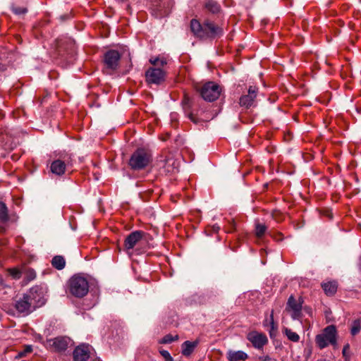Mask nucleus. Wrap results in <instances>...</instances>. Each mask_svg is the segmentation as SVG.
<instances>
[{"instance_id": "obj_18", "label": "nucleus", "mask_w": 361, "mask_h": 361, "mask_svg": "<svg viewBox=\"0 0 361 361\" xmlns=\"http://www.w3.org/2000/svg\"><path fill=\"white\" fill-rule=\"evenodd\" d=\"M204 6L207 11L213 14H217L221 11V6L214 0H205Z\"/></svg>"}, {"instance_id": "obj_4", "label": "nucleus", "mask_w": 361, "mask_h": 361, "mask_svg": "<svg viewBox=\"0 0 361 361\" xmlns=\"http://www.w3.org/2000/svg\"><path fill=\"white\" fill-rule=\"evenodd\" d=\"M336 329L334 325L326 326L322 334H318L315 338V342L320 349L327 347L329 344H336Z\"/></svg>"}, {"instance_id": "obj_9", "label": "nucleus", "mask_w": 361, "mask_h": 361, "mask_svg": "<svg viewBox=\"0 0 361 361\" xmlns=\"http://www.w3.org/2000/svg\"><path fill=\"white\" fill-rule=\"evenodd\" d=\"M121 55L118 51L110 50L104 55V63L106 68L115 71L118 66Z\"/></svg>"}, {"instance_id": "obj_17", "label": "nucleus", "mask_w": 361, "mask_h": 361, "mask_svg": "<svg viewBox=\"0 0 361 361\" xmlns=\"http://www.w3.org/2000/svg\"><path fill=\"white\" fill-rule=\"evenodd\" d=\"M227 358L229 361H245L247 358V355L241 350H229L227 353Z\"/></svg>"}, {"instance_id": "obj_23", "label": "nucleus", "mask_w": 361, "mask_h": 361, "mask_svg": "<svg viewBox=\"0 0 361 361\" xmlns=\"http://www.w3.org/2000/svg\"><path fill=\"white\" fill-rule=\"evenodd\" d=\"M283 332L287 336L288 340H290V341H293V342H298L299 341V340H300L299 335L297 333L293 331L291 329L285 327L283 329Z\"/></svg>"}, {"instance_id": "obj_39", "label": "nucleus", "mask_w": 361, "mask_h": 361, "mask_svg": "<svg viewBox=\"0 0 361 361\" xmlns=\"http://www.w3.org/2000/svg\"><path fill=\"white\" fill-rule=\"evenodd\" d=\"M348 348V345H347V346H345V347H344L343 350V353H344L345 352H346V350H345V348Z\"/></svg>"}, {"instance_id": "obj_40", "label": "nucleus", "mask_w": 361, "mask_h": 361, "mask_svg": "<svg viewBox=\"0 0 361 361\" xmlns=\"http://www.w3.org/2000/svg\"><path fill=\"white\" fill-rule=\"evenodd\" d=\"M348 348V345H347V346H345V347H344L343 350V353H344L345 352H346V350H345V348Z\"/></svg>"}, {"instance_id": "obj_14", "label": "nucleus", "mask_w": 361, "mask_h": 361, "mask_svg": "<svg viewBox=\"0 0 361 361\" xmlns=\"http://www.w3.org/2000/svg\"><path fill=\"white\" fill-rule=\"evenodd\" d=\"M90 345L82 344L78 345L73 352L75 361H86L90 357Z\"/></svg>"}, {"instance_id": "obj_38", "label": "nucleus", "mask_w": 361, "mask_h": 361, "mask_svg": "<svg viewBox=\"0 0 361 361\" xmlns=\"http://www.w3.org/2000/svg\"><path fill=\"white\" fill-rule=\"evenodd\" d=\"M190 118L193 122H196V121L194 120V118H193V117H192V114H190Z\"/></svg>"}, {"instance_id": "obj_34", "label": "nucleus", "mask_w": 361, "mask_h": 361, "mask_svg": "<svg viewBox=\"0 0 361 361\" xmlns=\"http://www.w3.org/2000/svg\"><path fill=\"white\" fill-rule=\"evenodd\" d=\"M159 57L151 58V59H149V62H150L152 65H154V66H159Z\"/></svg>"}, {"instance_id": "obj_20", "label": "nucleus", "mask_w": 361, "mask_h": 361, "mask_svg": "<svg viewBox=\"0 0 361 361\" xmlns=\"http://www.w3.org/2000/svg\"><path fill=\"white\" fill-rule=\"evenodd\" d=\"M264 325H269V335L271 338L275 337L277 334V326L275 324L274 321V311H271V313L270 314V318L267 319L264 321Z\"/></svg>"}, {"instance_id": "obj_19", "label": "nucleus", "mask_w": 361, "mask_h": 361, "mask_svg": "<svg viewBox=\"0 0 361 361\" xmlns=\"http://www.w3.org/2000/svg\"><path fill=\"white\" fill-rule=\"evenodd\" d=\"M198 341L193 342L186 341L182 344V354L185 356H190L197 347Z\"/></svg>"}, {"instance_id": "obj_24", "label": "nucleus", "mask_w": 361, "mask_h": 361, "mask_svg": "<svg viewBox=\"0 0 361 361\" xmlns=\"http://www.w3.org/2000/svg\"><path fill=\"white\" fill-rule=\"evenodd\" d=\"M8 219V209L6 204L0 202V221L6 222Z\"/></svg>"}, {"instance_id": "obj_31", "label": "nucleus", "mask_w": 361, "mask_h": 361, "mask_svg": "<svg viewBox=\"0 0 361 361\" xmlns=\"http://www.w3.org/2000/svg\"><path fill=\"white\" fill-rule=\"evenodd\" d=\"M10 274L16 279H18L21 277V272L16 268L9 269Z\"/></svg>"}, {"instance_id": "obj_5", "label": "nucleus", "mask_w": 361, "mask_h": 361, "mask_svg": "<svg viewBox=\"0 0 361 361\" xmlns=\"http://www.w3.org/2000/svg\"><path fill=\"white\" fill-rule=\"evenodd\" d=\"M36 292V289L32 288L28 293L24 294L22 298L16 301L15 306L19 312L29 314L32 311V309L35 308L34 302Z\"/></svg>"}, {"instance_id": "obj_22", "label": "nucleus", "mask_w": 361, "mask_h": 361, "mask_svg": "<svg viewBox=\"0 0 361 361\" xmlns=\"http://www.w3.org/2000/svg\"><path fill=\"white\" fill-rule=\"evenodd\" d=\"M51 265L58 270L63 269L66 266V260L61 255H56L51 260Z\"/></svg>"}, {"instance_id": "obj_29", "label": "nucleus", "mask_w": 361, "mask_h": 361, "mask_svg": "<svg viewBox=\"0 0 361 361\" xmlns=\"http://www.w3.org/2000/svg\"><path fill=\"white\" fill-rule=\"evenodd\" d=\"M32 350V348L31 345H26L24 348V350L20 351L18 353V357H23L26 355V354L31 353Z\"/></svg>"}, {"instance_id": "obj_28", "label": "nucleus", "mask_w": 361, "mask_h": 361, "mask_svg": "<svg viewBox=\"0 0 361 361\" xmlns=\"http://www.w3.org/2000/svg\"><path fill=\"white\" fill-rule=\"evenodd\" d=\"M178 336L173 337L171 334L166 335L161 341V343H171L178 339Z\"/></svg>"}, {"instance_id": "obj_21", "label": "nucleus", "mask_w": 361, "mask_h": 361, "mask_svg": "<svg viewBox=\"0 0 361 361\" xmlns=\"http://www.w3.org/2000/svg\"><path fill=\"white\" fill-rule=\"evenodd\" d=\"M325 293L328 295H333L337 290V283L336 281H329L322 285Z\"/></svg>"}, {"instance_id": "obj_11", "label": "nucleus", "mask_w": 361, "mask_h": 361, "mask_svg": "<svg viewBox=\"0 0 361 361\" xmlns=\"http://www.w3.org/2000/svg\"><path fill=\"white\" fill-rule=\"evenodd\" d=\"M69 339L66 337H57L47 341V345L54 351L61 352L66 350Z\"/></svg>"}, {"instance_id": "obj_41", "label": "nucleus", "mask_w": 361, "mask_h": 361, "mask_svg": "<svg viewBox=\"0 0 361 361\" xmlns=\"http://www.w3.org/2000/svg\"><path fill=\"white\" fill-rule=\"evenodd\" d=\"M274 361H276V360H274Z\"/></svg>"}, {"instance_id": "obj_37", "label": "nucleus", "mask_w": 361, "mask_h": 361, "mask_svg": "<svg viewBox=\"0 0 361 361\" xmlns=\"http://www.w3.org/2000/svg\"><path fill=\"white\" fill-rule=\"evenodd\" d=\"M189 101H190L189 97H187L186 95H185L183 102H184L185 104H188V103H189Z\"/></svg>"}, {"instance_id": "obj_16", "label": "nucleus", "mask_w": 361, "mask_h": 361, "mask_svg": "<svg viewBox=\"0 0 361 361\" xmlns=\"http://www.w3.org/2000/svg\"><path fill=\"white\" fill-rule=\"evenodd\" d=\"M171 4L170 0H163L161 4L157 5L156 10L157 12L155 13L156 16L157 18H161L168 15L170 12L169 6Z\"/></svg>"}, {"instance_id": "obj_26", "label": "nucleus", "mask_w": 361, "mask_h": 361, "mask_svg": "<svg viewBox=\"0 0 361 361\" xmlns=\"http://www.w3.org/2000/svg\"><path fill=\"white\" fill-rule=\"evenodd\" d=\"M271 216L277 222H280L283 219V214L279 210H274L271 213Z\"/></svg>"}, {"instance_id": "obj_35", "label": "nucleus", "mask_w": 361, "mask_h": 361, "mask_svg": "<svg viewBox=\"0 0 361 361\" xmlns=\"http://www.w3.org/2000/svg\"><path fill=\"white\" fill-rule=\"evenodd\" d=\"M159 66H164L166 64V61L164 58H159Z\"/></svg>"}, {"instance_id": "obj_8", "label": "nucleus", "mask_w": 361, "mask_h": 361, "mask_svg": "<svg viewBox=\"0 0 361 361\" xmlns=\"http://www.w3.org/2000/svg\"><path fill=\"white\" fill-rule=\"evenodd\" d=\"M165 73L159 68H149L145 72V79L148 84L159 85L164 80Z\"/></svg>"}, {"instance_id": "obj_12", "label": "nucleus", "mask_w": 361, "mask_h": 361, "mask_svg": "<svg viewBox=\"0 0 361 361\" xmlns=\"http://www.w3.org/2000/svg\"><path fill=\"white\" fill-rule=\"evenodd\" d=\"M257 88L250 86L248 89V94L242 95L240 98L239 104L240 106L250 108L252 106L255 99L257 97Z\"/></svg>"}, {"instance_id": "obj_13", "label": "nucleus", "mask_w": 361, "mask_h": 361, "mask_svg": "<svg viewBox=\"0 0 361 361\" xmlns=\"http://www.w3.org/2000/svg\"><path fill=\"white\" fill-rule=\"evenodd\" d=\"M144 232L141 231H135L130 233L126 238L124 241V246L126 250L133 249L135 245L139 242L143 237Z\"/></svg>"}, {"instance_id": "obj_27", "label": "nucleus", "mask_w": 361, "mask_h": 361, "mask_svg": "<svg viewBox=\"0 0 361 361\" xmlns=\"http://www.w3.org/2000/svg\"><path fill=\"white\" fill-rule=\"evenodd\" d=\"M12 11L16 15H22L27 13V10L26 8L20 7L16 6H12Z\"/></svg>"}, {"instance_id": "obj_25", "label": "nucleus", "mask_w": 361, "mask_h": 361, "mask_svg": "<svg viewBox=\"0 0 361 361\" xmlns=\"http://www.w3.org/2000/svg\"><path fill=\"white\" fill-rule=\"evenodd\" d=\"M267 226L264 224H257L255 226L256 235L258 238H261L266 232Z\"/></svg>"}, {"instance_id": "obj_6", "label": "nucleus", "mask_w": 361, "mask_h": 361, "mask_svg": "<svg viewBox=\"0 0 361 361\" xmlns=\"http://www.w3.org/2000/svg\"><path fill=\"white\" fill-rule=\"evenodd\" d=\"M221 91L220 86L214 82L205 83L200 90L202 97L208 102H213L217 99L221 94Z\"/></svg>"}, {"instance_id": "obj_1", "label": "nucleus", "mask_w": 361, "mask_h": 361, "mask_svg": "<svg viewBox=\"0 0 361 361\" xmlns=\"http://www.w3.org/2000/svg\"><path fill=\"white\" fill-rule=\"evenodd\" d=\"M190 30L193 35L200 39L216 38L223 35V30L209 20H204L202 25L196 20L190 21Z\"/></svg>"}, {"instance_id": "obj_3", "label": "nucleus", "mask_w": 361, "mask_h": 361, "mask_svg": "<svg viewBox=\"0 0 361 361\" xmlns=\"http://www.w3.org/2000/svg\"><path fill=\"white\" fill-rule=\"evenodd\" d=\"M152 156L144 149H138L131 155L129 165L133 170L145 169L151 161Z\"/></svg>"}, {"instance_id": "obj_30", "label": "nucleus", "mask_w": 361, "mask_h": 361, "mask_svg": "<svg viewBox=\"0 0 361 361\" xmlns=\"http://www.w3.org/2000/svg\"><path fill=\"white\" fill-rule=\"evenodd\" d=\"M360 329H361V326H360V322H355L353 327L351 328V334L353 336L356 335L357 334L359 333V331H360Z\"/></svg>"}, {"instance_id": "obj_36", "label": "nucleus", "mask_w": 361, "mask_h": 361, "mask_svg": "<svg viewBox=\"0 0 361 361\" xmlns=\"http://www.w3.org/2000/svg\"><path fill=\"white\" fill-rule=\"evenodd\" d=\"M260 361H272L271 358L267 355L259 358Z\"/></svg>"}, {"instance_id": "obj_2", "label": "nucleus", "mask_w": 361, "mask_h": 361, "mask_svg": "<svg viewBox=\"0 0 361 361\" xmlns=\"http://www.w3.org/2000/svg\"><path fill=\"white\" fill-rule=\"evenodd\" d=\"M87 279L81 274L71 276L67 283V293L77 298H84L89 292Z\"/></svg>"}, {"instance_id": "obj_10", "label": "nucleus", "mask_w": 361, "mask_h": 361, "mask_svg": "<svg viewBox=\"0 0 361 361\" xmlns=\"http://www.w3.org/2000/svg\"><path fill=\"white\" fill-rule=\"evenodd\" d=\"M71 157H63V159L54 160L50 166L51 173L57 176H62L66 171V166L70 164Z\"/></svg>"}, {"instance_id": "obj_32", "label": "nucleus", "mask_w": 361, "mask_h": 361, "mask_svg": "<svg viewBox=\"0 0 361 361\" xmlns=\"http://www.w3.org/2000/svg\"><path fill=\"white\" fill-rule=\"evenodd\" d=\"M160 354L164 358L165 361H173V357L171 356L170 353L167 350H160Z\"/></svg>"}, {"instance_id": "obj_33", "label": "nucleus", "mask_w": 361, "mask_h": 361, "mask_svg": "<svg viewBox=\"0 0 361 361\" xmlns=\"http://www.w3.org/2000/svg\"><path fill=\"white\" fill-rule=\"evenodd\" d=\"M27 277L30 281L33 280L36 277V274L33 269L27 271Z\"/></svg>"}, {"instance_id": "obj_7", "label": "nucleus", "mask_w": 361, "mask_h": 361, "mask_svg": "<svg viewBox=\"0 0 361 361\" xmlns=\"http://www.w3.org/2000/svg\"><path fill=\"white\" fill-rule=\"evenodd\" d=\"M303 300L299 298L296 300L293 295H290L288 300L286 307V311L290 314V317L294 320H300L302 316Z\"/></svg>"}, {"instance_id": "obj_15", "label": "nucleus", "mask_w": 361, "mask_h": 361, "mask_svg": "<svg viewBox=\"0 0 361 361\" xmlns=\"http://www.w3.org/2000/svg\"><path fill=\"white\" fill-rule=\"evenodd\" d=\"M247 339L256 348H262L268 341L267 338L262 334L252 332L247 335Z\"/></svg>"}]
</instances>
